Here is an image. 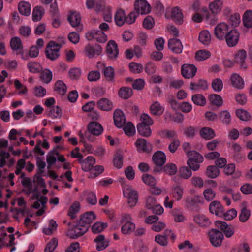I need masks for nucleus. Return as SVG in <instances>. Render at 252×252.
Here are the masks:
<instances>
[{
  "label": "nucleus",
  "instance_id": "bb28decb",
  "mask_svg": "<svg viewBox=\"0 0 252 252\" xmlns=\"http://www.w3.org/2000/svg\"><path fill=\"white\" fill-rule=\"evenodd\" d=\"M202 202V198L198 195L188 196L186 198L188 205L193 208H197L198 204Z\"/></svg>",
  "mask_w": 252,
  "mask_h": 252
},
{
  "label": "nucleus",
  "instance_id": "20e7f679",
  "mask_svg": "<svg viewBox=\"0 0 252 252\" xmlns=\"http://www.w3.org/2000/svg\"><path fill=\"white\" fill-rule=\"evenodd\" d=\"M87 227L82 226L78 222L73 225H69L66 235L71 239H77L87 231Z\"/></svg>",
  "mask_w": 252,
  "mask_h": 252
},
{
  "label": "nucleus",
  "instance_id": "de8ad7c7",
  "mask_svg": "<svg viewBox=\"0 0 252 252\" xmlns=\"http://www.w3.org/2000/svg\"><path fill=\"white\" fill-rule=\"evenodd\" d=\"M80 207L79 203L76 202L69 207L67 214L72 219L76 217V214L79 211Z\"/></svg>",
  "mask_w": 252,
  "mask_h": 252
},
{
  "label": "nucleus",
  "instance_id": "f704fd0d",
  "mask_svg": "<svg viewBox=\"0 0 252 252\" xmlns=\"http://www.w3.org/2000/svg\"><path fill=\"white\" fill-rule=\"evenodd\" d=\"M231 84L234 87L238 89H242L244 87V80L237 74H234L231 77Z\"/></svg>",
  "mask_w": 252,
  "mask_h": 252
},
{
  "label": "nucleus",
  "instance_id": "39448f33",
  "mask_svg": "<svg viewBox=\"0 0 252 252\" xmlns=\"http://www.w3.org/2000/svg\"><path fill=\"white\" fill-rule=\"evenodd\" d=\"M209 237L210 242L213 246L219 247L223 239V234L217 229H212L209 232Z\"/></svg>",
  "mask_w": 252,
  "mask_h": 252
},
{
  "label": "nucleus",
  "instance_id": "a878e982",
  "mask_svg": "<svg viewBox=\"0 0 252 252\" xmlns=\"http://www.w3.org/2000/svg\"><path fill=\"white\" fill-rule=\"evenodd\" d=\"M171 18L177 24L181 25L183 22V15L182 10L178 7L172 10Z\"/></svg>",
  "mask_w": 252,
  "mask_h": 252
},
{
  "label": "nucleus",
  "instance_id": "8fccbe9b",
  "mask_svg": "<svg viewBox=\"0 0 252 252\" xmlns=\"http://www.w3.org/2000/svg\"><path fill=\"white\" fill-rule=\"evenodd\" d=\"M135 229V225L133 223H123L121 227V231L124 234H128L132 232Z\"/></svg>",
  "mask_w": 252,
  "mask_h": 252
},
{
  "label": "nucleus",
  "instance_id": "4be33fe9",
  "mask_svg": "<svg viewBox=\"0 0 252 252\" xmlns=\"http://www.w3.org/2000/svg\"><path fill=\"white\" fill-rule=\"evenodd\" d=\"M184 189L182 185L177 184L173 185L171 188V195L176 200H180L183 195Z\"/></svg>",
  "mask_w": 252,
  "mask_h": 252
},
{
  "label": "nucleus",
  "instance_id": "6e6552de",
  "mask_svg": "<svg viewBox=\"0 0 252 252\" xmlns=\"http://www.w3.org/2000/svg\"><path fill=\"white\" fill-rule=\"evenodd\" d=\"M229 26L224 23L218 24L214 30V34L216 37L220 40H224L225 37L229 32Z\"/></svg>",
  "mask_w": 252,
  "mask_h": 252
},
{
  "label": "nucleus",
  "instance_id": "052dcab7",
  "mask_svg": "<svg viewBox=\"0 0 252 252\" xmlns=\"http://www.w3.org/2000/svg\"><path fill=\"white\" fill-rule=\"evenodd\" d=\"M27 66L31 72L35 73L40 71V65L38 63L30 62L28 63Z\"/></svg>",
  "mask_w": 252,
  "mask_h": 252
},
{
  "label": "nucleus",
  "instance_id": "b1692460",
  "mask_svg": "<svg viewBox=\"0 0 252 252\" xmlns=\"http://www.w3.org/2000/svg\"><path fill=\"white\" fill-rule=\"evenodd\" d=\"M165 119L173 120L181 123L184 120V116L180 111H166L165 114Z\"/></svg>",
  "mask_w": 252,
  "mask_h": 252
},
{
  "label": "nucleus",
  "instance_id": "9b49d317",
  "mask_svg": "<svg viewBox=\"0 0 252 252\" xmlns=\"http://www.w3.org/2000/svg\"><path fill=\"white\" fill-rule=\"evenodd\" d=\"M197 71V68L193 64H184L182 65L181 68V73L182 76L186 79L193 78Z\"/></svg>",
  "mask_w": 252,
  "mask_h": 252
},
{
  "label": "nucleus",
  "instance_id": "1a4fd4ad",
  "mask_svg": "<svg viewBox=\"0 0 252 252\" xmlns=\"http://www.w3.org/2000/svg\"><path fill=\"white\" fill-rule=\"evenodd\" d=\"M86 37L88 40L95 39L100 43H105L107 40V35L99 30L89 32L86 33Z\"/></svg>",
  "mask_w": 252,
  "mask_h": 252
},
{
  "label": "nucleus",
  "instance_id": "ddd939ff",
  "mask_svg": "<svg viewBox=\"0 0 252 252\" xmlns=\"http://www.w3.org/2000/svg\"><path fill=\"white\" fill-rule=\"evenodd\" d=\"M215 225L218 228L223 231L227 238L232 237L234 233L233 227L232 226H229L225 222L217 220L215 222Z\"/></svg>",
  "mask_w": 252,
  "mask_h": 252
},
{
  "label": "nucleus",
  "instance_id": "680f3d73",
  "mask_svg": "<svg viewBox=\"0 0 252 252\" xmlns=\"http://www.w3.org/2000/svg\"><path fill=\"white\" fill-rule=\"evenodd\" d=\"M212 87L213 90L216 92L221 91L223 88L222 80L219 78L214 79L212 82Z\"/></svg>",
  "mask_w": 252,
  "mask_h": 252
},
{
  "label": "nucleus",
  "instance_id": "49530a36",
  "mask_svg": "<svg viewBox=\"0 0 252 252\" xmlns=\"http://www.w3.org/2000/svg\"><path fill=\"white\" fill-rule=\"evenodd\" d=\"M206 173L208 177L215 178L219 176L220 171L217 166L210 165L207 167Z\"/></svg>",
  "mask_w": 252,
  "mask_h": 252
},
{
  "label": "nucleus",
  "instance_id": "6ab92c4d",
  "mask_svg": "<svg viewBox=\"0 0 252 252\" xmlns=\"http://www.w3.org/2000/svg\"><path fill=\"white\" fill-rule=\"evenodd\" d=\"M10 47L11 49L16 52L17 54L23 55V45L21 39L17 37L11 38L10 40Z\"/></svg>",
  "mask_w": 252,
  "mask_h": 252
},
{
  "label": "nucleus",
  "instance_id": "0eeeda50",
  "mask_svg": "<svg viewBox=\"0 0 252 252\" xmlns=\"http://www.w3.org/2000/svg\"><path fill=\"white\" fill-rule=\"evenodd\" d=\"M239 36V33L235 29L229 30L224 39L227 45L229 47L235 46L238 43Z\"/></svg>",
  "mask_w": 252,
  "mask_h": 252
},
{
  "label": "nucleus",
  "instance_id": "79ce46f5",
  "mask_svg": "<svg viewBox=\"0 0 252 252\" xmlns=\"http://www.w3.org/2000/svg\"><path fill=\"white\" fill-rule=\"evenodd\" d=\"M44 13V9L42 6L35 7L32 12V19L34 21H39L41 20Z\"/></svg>",
  "mask_w": 252,
  "mask_h": 252
},
{
  "label": "nucleus",
  "instance_id": "dca6fc26",
  "mask_svg": "<svg viewBox=\"0 0 252 252\" xmlns=\"http://www.w3.org/2000/svg\"><path fill=\"white\" fill-rule=\"evenodd\" d=\"M135 145L139 152L149 153L152 151V145L148 143L144 139L138 138L135 142Z\"/></svg>",
  "mask_w": 252,
  "mask_h": 252
},
{
  "label": "nucleus",
  "instance_id": "864d4df0",
  "mask_svg": "<svg viewBox=\"0 0 252 252\" xmlns=\"http://www.w3.org/2000/svg\"><path fill=\"white\" fill-rule=\"evenodd\" d=\"M114 166L118 169L122 167L123 164V157L120 153H117L113 159Z\"/></svg>",
  "mask_w": 252,
  "mask_h": 252
},
{
  "label": "nucleus",
  "instance_id": "5701e85b",
  "mask_svg": "<svg viewBox=\"0 0 252 252\" xmlns=\"http://www.w3.org/2000/svg\"><path fill=\"white\" fill-rule=\"evenodd\" d=\"M95 163V158L92 156L87 157L84 160L82 159V169L85 172H88L93 169Z\"/></svg>",
  "mask_w": 252,
  "mask_h": 252
},
{
  "label": "nucleus",
  "instance_id": "37998d69",
  "mask_svg": "<svg viewBox=\"0 0 252 252\" xmlns=\"http://www.w3.org/2000/svg\"><path fill=\"white\" fill-rule=\"evenodd\" d=\"M66 89L65 84L62 81L58 80L55 83L54 90L61 95H64L66 92Z\"/></svg>",
  "mask_w": 252,
  "mask_h": 252
},
{
  "label": "nucleus",
  "instance_id": "f257e3e1",
  "mask_svg": "<svg viewBox=\"0 0 252 252\" xmlns=\"http://www.w3.org/2000/svg\"><path fill=\"white\" fill-rule=\"evenodd\" d=\"M140 120L141 122L137 125L138 133L144 137H149L152 132L150 126L153 124V120L148 115L145 113L141 115Z\"/></svg>",
  "mask_w": 252,
  "mask_h": 252
},
{
  "label": "nucleus",
  "instance_id": "9d476101",
  "mask_svg": "<svg viewBox=\"0 0 252 252\" xmlns=\"http://www.w3.org/2000/svg\"><path fill=\"white\" fill-rule=\"evenodd\" d=\"M134 11L138 14H147L150 12L151 6L145 0H137L134 3Z\"/></svg>",
  "mask_w": 252,
  "mask_h": 252
},
{
  "label": "nucleus",
  "instance_id": "423d86ee",
  "mask_svg": "<svg viewBox=\"0 0 252 252\" xmlns=\"http://www.w3.org/2000/svg\"><path fill=\"white\" fill-rule=\"evenodd\" d=\"M124 196L128 198V204L130 207L134 206L138 199V196L136 191L130 187L125 188L123 190Z\"/></svg>",
  "mask_w": 252,
  "mask_h": 252
},
{
  "label": "nucleus",
  "instance_id": "a18cd8bd",
  "mask_svg": "<svg viewBox=\"0 0 252 252\" xmlns=\"http://www.w3.org/2000/svg\"><path fill=\"white\" fill-rule=\"evenodd\" d=\"M211 56L209 51L205 50H200L195 53V59L198 61L208 59Z\"/></svg>",
  "mask_w": 252,
  "mask_h": 252
},
{
  "label": "nucleus",
  "instance_id": "7ed1b4c3",
  "mask_svg": "<svg viewBox=\"0 0 252 252\" xmlns=\"http://www.w3.org/2000/svg\"><path fill=\"white\" fill-rule=\"evenodd\" d=\"M103 130L102 126L98 122H92L88 124L87 130L85 136L89 141L93 142L95 140L94 136H99Z\"/></svg>",
  "mask_w": 252,
  "mask_h": 252
},
{
  "label": "nucleus",
  "instance_id": "774afa93",
  "mask_svg": "<svg viewBox=\"0 0 252 252\" xmlns=\"http://www.w3.org/2000/svg\"><path fill=\"white\" fill-rule=\"evenodd\" d=\"M240 190L246 195L252 194V184L250 183L244 184L241 186Z\"/></svg>",
  "mask_w": 252,
  "mask_h": 252
},
{
  "label": "nucleus",
  "instance_id": "09e8293b",
  "mask_svg": "<svg viewBox=\"0 0 252 252\" xmlns=\"http://www.w3.org/2000/svg\"><path fill=\"white\" fill-rule=\"evenodd\" d=\"M191 169L187 166H182L179 168V174L180 176L185 179L189 178L192 175Z\"/></svg>",
  "mask_w": 252,
  "mask_h": 252
},
{
  "label": "nucleus",
  "instance_id": "69168bd1",
  "mask_svg": "<svg viewBox=\"0 0 252 252\" xmlns=\"http://www.w3.org/2000/svg\"><path fill=\"white\" fill-rule=\"evenodd\" d=\"M219 117L222 122L226 124H229L231 121V116L228 111H220Z\"/></svg>",
  "mask_w": 252,
  "mask_h": 252
},
{
  "label": "nucleus",
  "instance_id": "2f4dec72",
  "mask_svg": "<svg viewBox=\"0 0 252 252\" xmlns=\"http://www.w3.org/2000/svg\"><path fill=\"white\" fill-rule=\"evenodd\" d=\"M97 106L101 110H111L113 108V103L107 98H103L97 102Z\"/></svg>",
  "mask_w": 252,
  "mask_h": 252
},
{
  "label": "nucleus",
  "instance_id": "cd10ccee",
  "mask_svg": "<svg viewBox=\"0 0 252 252\" xmlns=\"http://www.w3.org/2000/svg\"><path fill=\"white\" fill-rule=\"evenodd\" d=\"M247 57V53L245 50L241 49L239 50L235 55V61L244 68H246L245 65V60Z\"/></svg>",
  "mask_w": 252,
  "mask_h": 252
},
{
  "label": "nucleus",
  "instance_id": "aec40b11",
  "mask_svg": "<svg viewBox=\"0 0 252 252\" xmlns=\"http://www.w3.org/2000/svg\"><path fill=\"white\" fill-rule=\"evenodd\" d=\"M85 51L86 55L88 57L92 58L95 55H100L102 52V48L98 44H96L94 47L89 44L85 47Z\"/></svg>",
  "mask_w": 252,
  "mask_h": 252
},
{
  "label": "nucleus",
  "instance_id": "4c0bfd02",
  "mask_svg": "<svg viewBox=\"0 0 252 252\" xmlns=\"http://www.w3.org/2000/svg\"><path fill=\"white\" fill-rule=\"evenodd\" d=\"M201 137L205 139H211L215 136L214 130L209 127L202 128L200 131Z\"/></svg>",
  "mask_w": 252,
  "mask_h": 252
},
{
  "label": "nucleus",
  "instance_id": "e433bc0d",
  "mask_svg": "<svg viewBox=\"0 0 252 252\" xmlns=\"http://www.w3.org/2000/svg\"><path fill=\"white\" fill-rule=\"evenodd\" d=\"M208 88L207 81L203 79H199L197 83L191 82L190 88L191 90H206Z\"/></svg>",
  "mask_w": 252,
  "mask_h": 252
},
{
  "label": "nucleus",
  "instance_id": "338daca9",
  "mask_svg": "<svg viewBox=\"0 0 252 252\" xmlns=\"http://www.w3.org/2000/svg\"><path fill=\"white\" fill-rule=\"evenodd\" d=\"M130 70L134 73H140L143 69L142 66L140 64L131 62L129 64Z\"/></svg>",
  "mask_w": 252,
  "mask_h": 252
},
{
  "label": "nucleus",
  "instance_id": "4468645a",
  "mask_svg": "<svg viewBox=\"0 0 252 252\" xmlns=\"http://www.w3.org/2000/svg\"><path fill=\"white\" fill-rule=\"evenodd\" d=\"M169 48L174 53L180 54L183 50V45L181 41L177 38L170 39L168 42Z\"/></svg>",
  "mask_w": 252,
  "mask_h": 252
},
{
  "label": "nucleus",
  "instance_id": "5fc2aeb1",
  "mask_svg": "<svg viewBox=\"0 0 252 252\" xmlns=\"http://www.w3.org/2000/svg\"><path fill=\"white\" fill-rule=\"evenodd\" d=\"M251 211L246 207L241 209V213L239 215V220L242 222H246L250 218Z\"/></svg>",
  "mask_w": 252,
  "mask_h": 252
},
{
  "label": "nucleus",
  "instance_id": "2eb2a0df",
  "mask_svg": "<svg viewBox=\"0 0 252 252\" xmlns=\"http://www.w3.org/2000/svg\"><path fill=\"white\" fill-rule=\"evenodd\" d=\"M106 52L111 59H115L119 54V50L117 43L114 40H110L107 45Z\"/></svg>",
  "mask_w": 252,
  "mask_h": 252
},
{
  "label": "nucleus",
  "instance_id": "f8f14e48",
  "mask_svg": "<svg viewBox=\"0 0 252 252\" xmlns=\"http://www.w3.org/2000/svg\"><path fill=\"white\" fill-rule=\"evenodd\" d=\"M95 218L96 216L94 212H87L81 216L78 222L82 226H87L88 230L90 227V224L93 221Z\"/></svg>",
  "mask_w": 252,
  "mask_h": 252
},
{
  "label": "nucleus",
  "instance_id": "ea45409f",
  "mask_svg": "<svg viewBox=\"0 0 252 252\" xmlns=\"http://www.w3.org/2000/svg\"><path fill=\"white\" fill-rule=\"evenodd\" d=\"M67 19L72 27L78 26L80 23L81 17L80 14L76 12L72 13L68 16Z\"/></svg>",
  "mask_w": 252,
  "mask_h": 252
},
{
  "label": "nucleus",
  "instance_id": "7c9ffc66",
  "mask_svg": "<svg viewBox=\"0 0 252 252\" xmlns=\"http://www.w3.org/2000/svg\"><path fill=\"white\" fill-rule=\"evenodd\" d=\"M223 7V1L221 0H215L209 5V9L213 13L218 14Z\"/></svg>",
  "mask_w": 252,
  "mask_h": 252
},
{
  "label": "nucleus",
  "instance_id": "3c124183",
  "mask_svg": "<svg viewBox=\"0 0 252 252\" xmlns=\"http://www.w3.org/2000/svg\"><path fill=\"white\" fill-rule=\"evenodd\" d=\"M125 134L128 136H131L135 133V128L134 125L131 122H128L123 128Z\"/></svg>",
  "mask_w": 252,
  "mask_h": 252
},
{
  "label": "nucleus",
  "instance_id": "6e6d98bb",
  "mask_svg": "<svg viewBox=\"0 0 252 252\" xmlns=\"http://www.w3.org/2000/svg\"><path fill=\"white\" fill-rule=\"evenodd\" d=\"M52 73L49 69H46L40 73V79L44 83H49L52 80Z\"/></svg>",
  "mask_w": 252,
  "mask_h": 252
},
{
  "label": "nucleus",
  "instance_id": "393cba45",
  "mask_svg": "<svg viewBox=\"0 0 252 252\" xmlns=\"http://www.w3.org/2000/svg\"><path fill=\"white\" fill-rule=\"evenodd\" d=\"M193 220L199 226L202 227H209L211 224L208 218L204 215L198 214L195 215L194 217Z\"/></svg>",
  "mask_w": 252,
  "mask_h": 252
},
{
  "label": "nucleus",
  "instance_id": "72a5a7b5",
  "mask_svg": "<svg viewBox=\"0 0 252 252\" xmlns=\"http://www.w3.org/2000/svg\"><path fill=\"white\" fill-rule=\"evenodd\" d=\"M18 9L19 12L25 16H28L31 13V5L29 3L23 1L19 3Z\"/></svg>",
  "mask_w": 252,
  "mask_h": 252
},
{
  "label": "nucleus",
  "instance_id": "a19ab883",
  "mask_svg": "<svg viewBox=\"0 0 252 252\" xmlns=\"http://www.w3.org/2000/svg\"><path fill=\"white\" fill-rule=\"evenodd\" d=\"M243 22L245 27L250 28L252 26V11H245L243 17Z\"/></svg>",
  "mask_w": 252,
  "mask_h": 252
},
{
  "label": "nucleus",
  "instance_id": "473e14b6",
  "mask_svg": "<svg viewBox=\"0 0 252 252\" xmlns=\"http://www.w3.org/2000/svg\"><path fill=\"white\" fill-rule=\"evenodd\" d=\"M209 100L210 103L217 108H218L223 104V99L220 95L218 94H212L209 96Z\"/></svg>",
  "mask_w": 252,
  "mask_h": 252
},
{
  "label": "nucleus",
  "instance_id": "58836bf2",
  "mask_svg": "<svg viewBox=\"0 0 252 252\" xmlns=\"http://www.w3.org/2000/svg\"><path fill=\"white\" fill-rule=\"evenodd\" d=\"M198 39L204 45H209L211 42V36L207 31H203L200 32Z\"/></svg>",
  "mask_w": 252,
  "mask_h": 252
},
{
  "label": "nucleus",
  "instance_id": "bf43d9fd",
  "mask_svg": "<svg viewBox=\"0 0 252 252\" xmlns=\"http://www.w3.org/2000/svg\"><path fill=\"white\" fill-rule=\"evenodd\" d=\"M107 226L106 223L96 222L92 227V230L94 233H99L102 232Z\"/></svg>",
  "mask_w": 252,
  "mask_h": 252
},
{
  "label": "nucleus",
  "instance_id": "c03bdc74",
  "mask_svg": "<svg viewBox=\"0 0 252 252\" xmlns=\"http://www.w3.org/2000/svg\"><path fill=\"white\" fill-rule=\"evenodd\" d=\"M178 169L174 163H168L163 167L162 171L166 174L172 176L175 175L177 172Z\"/></svg>",
  "mask_w": 252,
  "mask_h": 252
},
{
  "label": "nucleus",
  "instance_id": "a211bd4d",
  "mask_svg": "<svg viewBox=\"0 0 252 252\" xmlns=\"http://www.w3.org/2000/svg\"><path fill=\"white\" fill-rule=\"evenodd\" d=\"M113 119L115 126L118 128H121L126 124V116L123 111H114Z\"/></svg>",
  "mask_w": 252,
  "mask_h": 252
},
{
  "label": "nucleus",
  "instance_id": "c756f323",
  "mask_svg": "<svg viewBox=\"0 0 252 252\" xmlns=\"http://www.w3.org/2000/svg\"><path fill=\"white\" fill-rule=\"evenodd\" d=\"M59 146H57L56 148H54L50 151L47 156L46 161L48 164V168L50 166L53 165L57 161L56 156L59 155V152L57 151V148H59Z\"/></svg>",
  "mask_w": 252,
  "mask_h": 252
},
{
  "label": "nucleus",
  "instance_id": "412c9836",
  "mask_svg": "<svg viewBox=\"0 0 252 252\" xmlns=\"http://www.w3.org/2000/svg\"><path fill=\"white\" fill-rule=\"evenodd\" d=\"M209 211L212 214H214L218 216H222L224 212L221 204L218 201H213L210 203Z\"/></svg>",
  "mask_w": 252,
  "mask_h": 252
},
{
  "label": "nucleus",
  "instance_id": "e2e57ef3",
  "mask_svg": "<svg viewBox=\"0 0 252 252\" xmlns=\"http://www.w3.org/2000/svg\"><path fill=\"white\" fill-rule=\"evenodd\" d=\"M104 75L108 81H112L114 77V69L112 67H107L104 69Z\"/></svg>",
  "mask_w": 252,
  "mask_h": 252
},
{
  "label": "nucleus",
  "instance_id": "f03ea898",
  "mask_svg": "<svg viewBox=\"0 0 252 252\" xmlns=\"http://www.w3.org/2000/svg\"><path fill=\"white\" fill-rule=\"evenodd\" d=\"M188 157L187 164L191 170L197 171L200 168V163L204 160L203 157L198 152L194 151H187Z\"/></svg>",
  "mask_w": 252,
  "mask_h": 252
},
{
  "label": "nucleus",
  "instance_id": "603ef678",
  "mask_svg": "<svg viewBox=\"0 0 252 252\" xmlns=\"http://www.w3.org/2000/svg\"><path fill=\"white\" fill-rule=\"evenodd\" d=\"M192 100L194 104L199 106H204L206 102L205 98L200 94L193 95L192 96Z\"/></svg>",
  "mask_w": 252,
  "mask_h": 252
},
{
  "label": "nucleus",
  "instance_id": "c9c22d12",
  "mask_svg": "<svg viewBox=\"0 0 252 252\" xmlns=\"http://www.w3.org/2000/svg\"><path fill=\"white\" fill-rule=\"evenodd\" d=\"M132 90L129 87H123L120 88L118 94L119 96L124 99H127L132 95Z\"/></svg>",
  "mask_w": 252,
  "mask_h": 252
},
{
  "label": "nucleus",
  "instance_id": "4d7b16f0",
  "mask_svg": "<svg viewBox=\"0 0 252 252\" xmlns=\"http://www.w3.org/2000/svg\"><path fill=\"white\" fill-rule=\"evenodd\" d=\"M142 180L143 182L146 185L150 186H154L156 184V180L155 178L148 174H145L142 176Z\"/></svg>",
  "mask_w": 252,
  "mask_h": 252
},
{
  "label": "nucleus",
  "instance_id": "13d9d810",
  "mask_svg": "<svg viewBox=\"0 0 252 252\" xmlns=\"http://www.w3.org/2000/svg\"><path fill=\"white\" fill-rule=\"evenodd\" d=\"M58 245V240L56 238L52 239L46 245L44 252H52Z\"/></svg>",
  "mask_w": 252,
  "mask_h": 252
},
{
  "label": "nucleus",
  "instance_id": "0e129e2a",
  "mask_svg": "<svg viewBox=\"0 0 252 252\" xmlns=\"http://www.w3.org/2000/svg\"><path fill=\"white\" fill-rule=\"evenodd\" d=\"M45 54L46 57L52 61L57 59L60 55L57 50L54 51L53 50L46 49Z\"/></svg>",
  "mask_w": 252,
  "mask_h": 252
},
{
  "label": "nucleus",
  "instance_id": "f3484780",
  "mask_svg": "<svg viewBox=\"0 0 252 252\" xmlns=\"http://www.w3.org/2000/svg\"><path fill=\"white\" fill-rule=\"evenodd\" d=\"M152 160L154 164L158 166H162L166 162V155L161 151H157L153 154Z\"/></svg>",
  "mask_w": 252,
  "mask_h": 252
},
{
  "label": "nucleus",
  "instance_id": "c85d7f7f",
  "mask_svg": "<svg viewBox=\"0 0 252 252\" xmlns=\"http://www.w3.org/2000/svg\"><path fill=\"white\" fill-rule=\"evenodd\" d=\"M114 18L116 24L118 26H122L126 22V15L124 10L121 8L117 10Z\"/></svg>",
  "mask_w": 252,
  "mask_h": 252
}]
</instances>
